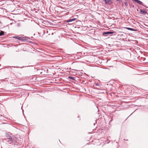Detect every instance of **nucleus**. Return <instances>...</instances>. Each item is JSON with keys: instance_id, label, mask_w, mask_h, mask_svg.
I'll use <instances>...</instances> for the list:
<instances>
[{"instance_id": "1", "label": "nucleus", "mask_w": 148, "mask_h": 148, "mask_svg": "<svg viewBox=\"0 0 148 148\" xmlns=\"http://www.w3.org/2000/svg\"><path fill=\"white\" fill-rule=\"evenodd\" d=\"M5 136L7 138V139L8 140L7 141L10 144L14 143L13 141L14 138L13 137H12L8 133L6 134Z\"/></svg>"}, {"instance_id": "2", "label": "nucleus", "mask_w": 148, "mask_h": 148, "mask_svg": "<svg viewBox=\"0 0 148 148\" xmlns=\"http://www.w3.org/2000/svg\"><path fill=\"white\" fill-rule=\"evenodd\" d=\"M13 38H15L18 39L19 40H21L22 41H23L24 40H26V39L23 37H19L18 36H16L14 37Z\"/></svg>"}, {"instance_id": "3", "label": "nucleus", "mask_w": 148, "mask_h": 148, "mask_svg": "<svg viewBox=\"0 0 148 148\" xmlns=\"http://www.w3.org/2000/svg\"><path fill=\"white\" fill-rule=\"evenodd\" d=\"M76 19L75 18H73L70 19L68 20L66 22H71L72 23H71V24L73 23H72V22H73V21H75Z\"/></svg>"}, {"instance_id": "4", "label": "nucleus", "mask_w": 148, "mask_h": 148, "mask_svg": "<svg viewBox=\"0 0 148 148\" xmlns=\"http://www.w3.org/2000/svg\"><path fill=\"white\" fill-rule=\"evenodd\" d=\"M133 0L135 2H136L137 3H138L139 4L143 6H144L143 3V2L139 0Z\"/></svg>"}, {"instance_id": "5", "label": "nucleus", "mask_w": 148, "mask_h": 148, "mask_svg": "<svg viewBox=\"0 0 148 148\" xmlns=\"http://www.w3.org/2000/svg\"><path fill=\"white\" fill-rule=\"evenodd\" d=\"M140 13L144 15H145L146 14H147V12L145 10H140Z\"/></svg>"}, {"instance_id": "6", "label": "nucleus", "mask_w": 148, "mask_h": 148, "mask_svg": "<svg viewBox=\"0 0 148 148\" xmlns=\"http://www.w3.org/2000/svg\"><path fill=\"white\" fill-rule=\"evenodd\" d=\"M126 28L128 30H131V31H137V30L136 29H133V28H129V27H126Z\"/></svg>"}, {"instance_id": "7", "label": "nucleus", "mask_w": 148, "mask_h": 148, "mask_svg": "<svg viewBox=\"0 0 148 148\" xmlns=\"http://www.w3.org/2000/svg\"><path fill=\"white\" fill-rule=\"evenodd\" d=\"M70 79H72V80H75V79L74 78V77H73L72 76H69V77H68Z\"/></svg>"}, {"instance_id": "8", "label": "nucleus", "mask_w": 148, "mask_h": 148, "mask_svg": "<svg viewBox=\"0 0 148 148\" xmlns=\"http://www.w3.org/2000/svg\"><path fill=\"white\" fill-rule=\"evenodd\" d=\"M103 35H106L108 34H109V32H104L103 33Z\"/></svg>"}, {"instance_id": "9", "label": "nucleus", "mask_w": 148, "mask_h": 148, "mask_svg": "<svg viewBox=\"0 0 148 148\" xmlns=\"http://www.w3.org/2000/svg\"><path fill=\"white\" fill-rule=\"evenodd\" d=\"M4 32L3 31H1L0 32V36H2L4 34Z\"/></svg>"}, {"instance_id": "10", "label": "nucleus", "mask_w": 148, "mask_h": 148, "mask_svg": "<svg viewBox=\"0 0 148 148\" xmlns=\"http://www.w3.org/2000/svg\"><path fill=\"white\" fill-rule=\"evenodd\" d=\"M108 32H109V34H113V33H114V32H113L108 31Z\"/></svg>"}, {"instance_id": "11", "label": "nucleus", "mask_w": 148, "mask_h": 148, "mask_svg": "<svg viewBox=\"0 0 148 148\" xmlns=\"http://www.w3.org/2000/svg\"><path fill=\"white\" fill-rule=\"evenodd\" d=\"M96 85L98 86H99L100 85V84L98 83H97L96 84Z\"/></svg>"}, {"instance_id": "12", "label": "nucleus", "mask_w": 148, "mask_h": 148, "mask_svg": "<svg viewBox=\"0 0 148 148\" xmlns=\"http://www.w3.org/2000/svg\"><path fill=\"white\" fill-rule=\"evenodd\" d=\"M127 3V2H125V4H126V3Z\"/></svg>"}, {"instance_id": "13", "label": "nucleus", "mask_w": 148, "mask_h": 148, "mask_svg": "<svg viewBox=\"0 0 148 148\" xmlns=\"http://www.w3.org/2000/svg\"><path fill=\"white\" fill-rule=\"evenodd\" d=\"M96 88L97 89H99V88Z\"/></svg>"}, {"instance_id": "14", "label": "nucleus", "mask_w": 148, "mask_h": 148, "mask_svg": "<svg viewBox=\"0 0 148 148\" xmlns=\"http://www.w3.org/2000/svg\"><path fill=\"white\" fill-rule=\"evenodd\" d=\"M95 125V123H94V125Z\"/></svg>"}, {"instance_id": "15", "label": "nucleus", "mask_w": 148, "mask_h": 148, "mask_svg": "<svg viewBox=\"0 0 148 148\" xmlns=\"http://www.w3.org/2000/svg\"><path fill=\"white\" fill-rule=\"evenodd\" d=\"M38 0H37V1H38Z\"/></svg>"}]
</instances>
